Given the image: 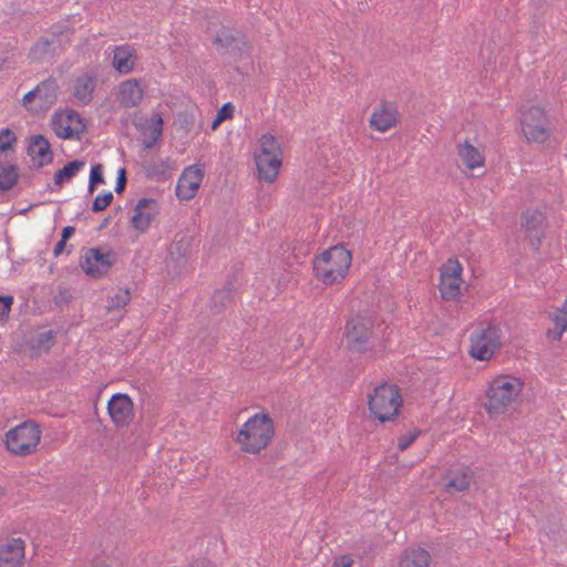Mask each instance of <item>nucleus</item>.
Listing matches in <instances>:
<instances>
[{
	"label": "nucleus",
	"mask_w": 567,
	"mask_h": 567,
	"mask_svg": "<svg viewBox=\"0 0 567 567\" xmlns=\"http://www.w3.org/2000/svg\"><path fill=\"white\" fill-rule=\"evenodd\" d=\"M399 111L394 102L382 100L374 109L369 120L372 128L386 132L399 122Z\"/></svg>",
	"instance_id": "obj_15"
},
{
	"label": "nucleus",
	"mask_w": 567,
	"mask_h": 567,
	"mask_svg": "<svg viewBox=\"0 0 567 567\" xmlns=\"http://www.w3.org/2000/svg\"><path fill=\"white\" fill-rule=\"evenodd\" d=\"M24 557V543L12 538L0 550V567H20Z\"/></svg>",
	"instance_id": "obj_20"
},
{
	"label": "nucleus",
	"mask_w": 567,
	"mask_h": 567,
	"mask_svg": "<svg viewBox=\"0 0 567 567\" xmlns=\"http://www.w3.org/2000/svg\"><path fill=\"white\" fill-rule=\"evenodd\" d=\"M95 87L92 78H79L74 86V96L82 103L89 104L92 100V93Z\"/></svg>",
	"instance_id": "obj_31"
},
{
	"label": "nucleus",
	"mask_w": 567,
	"mask_h": 567,
	"mask_svg": "<svg viewBox=\"0 0 567 567\" xmlns=\"http://www.w3.org/2000/svg\"><path fill=\"white\" fill-rule=\"evenodd\" d=\"M104 183L103 176V165L101 163L95 164L91 168L90 178H89V194H93L97 185Z\"/></svg>",
	"instance_id": "obj_39"
},
{
	"label": "nucleus",
	"mask_w": 567,
	"mask_h": 567,
	"mask_svg": "<svg viewBox=\"0 0 567 567\" xmlns=\"http://www.w3.org/2000/svg\"><path fill=\"white\" fill-rule=\"evenodd\" d=\"M462 266L456 259H447L445 264L440 268V277H444L447 279L461 280L462 276Z\"/></svg>",
	"instance_id": "obj_35"
},
{
	"label": "nucleus",
	"mask_w": 567,
	"mask_h": 567,
	"mask_svg": "<svg viewBox=\"0 0 567 567\" xmlns=\"http://www.w3.org/2000/svg\"><path fill=\"white\" fill-rule=\"evenodd\" d=\"M12 303V296H3V299H0V321L8 319Z\"/></svg>",
	"instance_id": "obj_43"
},
{
	"label": "nucleus",
	"mask_w": 567,
	"mask_h": 567,
	"mask_svg": "<svg viewBox=\"0 0 567 567\" xmlns=\"http://www.w3.org/2000/svg\"><path fill=\"white\" fill-rule=\"evenodd\" d=\"M224 120H218V115L212 122V128L215 130Z\"/></svg>",
	"instance_id": "obj_55"
},
{
	"label": "nucleus",
	"mask_w": 567,
	"mask_h": 567,
	"mask_svg": "<svg viewBox=\"0 0 567 567\" xmlns=\"http://www.w3.org/2000/svg\"><path fill=\"white\" fill-rule=\"evenodd\" d=\"M372 327L367 326L362 317L349 319L344 333L348 350L360 354L367 352L372 347Z\"/></svg>",
	"instance_id": "obj_11"
},
{
	"label": "nucleus",
	"mask_w": 567,
	"mask_h": 567,
	"mask_svg": "<svg viewBox=\"0 0 567 567\" xmlns=\"http://www.w3.org/2000/svg\"><path fill=\"white\" fill-rule=\"evenodd\" d=\"M55 332L53 330L41 332L32 341L30 349L33 352H48L55 343Z\"/></svg>",
	"instance_id": "obj_32"
},
{
	"label": "nucleus",
	"mask_w": 567,
	"mask_h": 567,
	"mask_svg": "<svg viewBox=\"0 0 567 567\" xmlns=\"http://www.w3.org/2000/svg\"><path fill=\"white\" fill-rule=\"evenodd\" d=\"M369 411L381 423L393 421L400 413L402 396L395 384L382 383L369 394Z\"/></svg>",
	"instance_id": "obj_3"
},
{
	"label": "nucleus",
	"mask_w": 567,
	"mask_h": 567,
	"mask_svg": "<svg viewBox=\"0 0 567 567\" xmlns=\"http://www.w3.org/2000/svg\"><path fill=\"white\" fill-rule=\"evenodd\" d=\"M461 280L440 277L439 289L444 300H453L460 295Z\"/></svg>",
	"instance_id": "obj_33"
},
{
	"label": "nucleus",
	"mask_w": 567,
	"mask_h": 567,
	"mask_svg": "<svg viewBox=\"0 0 567 567\" xmlns=\"http://www.w3.org/2000/svg\"><path fill=\"white\" fill-rule=\"evenodd\" d=\"M458 156L461 157L463 164L471 171L484 166V156L476 147L471 145L468 141H465L464 144L458 145Z\"/></svg>",
	"instance_id": "obj_26"
},
{
	"label": "nucleus",
	"mask_w": 567,
	"mask_h": 567,
	"mask_svg": "<svg viewBox=\"0 0 567 567\" xmlns=\"http://www.w3.org/2000/svg\"><path fill=\"white\" fill-rule=\"evenodd\" d=\"M193 239L194 236L189 231H179L175 235L166 259L168 272L179 276L186 269Z\"/></svg>",
	"instance_id": "obj_10"
},
{
	"label": "nucleus",
	"mask_w": 567,
	"mask_h": 567,
	"mask_svg": "<svg viewBox=\"0 0 567 567\" xmlns=\"http://www.w3.org/2000/svg\"><path fill=\"white\" fill-rule=\"evenodd\" d=\"M41 440V430L32 421H25L6 434L7 450L19 456H27L35 451Z\"/></svg>",
	"instance_id": "obj_5"
},
{
	"label": "nucleus",
	"mask_w": 567,
	"mask_h": 567,
	"mask_svg": "<svg viewBox=\"0 0 567 567\" xmlns=\"http://www.w3.org/2000/svg\"><path fill=\"white\" fill-rule=\"evenodd\" d=\"M63 112V120L65 123L72 124L83 121V117L80 115V113L73 109H65L62 110Z\"/></svg>",
	"instance_id": "obj_44"
},
{
	"label": "nucleus",
	"mask_w": 567,
	"mask_h": 567,
	"mask_svg": "<svg viewBox=\"0 0 567 567\" xmlns=\"http://www.w3.org/2000/svg\"><path fill=\"white\" fill-rule=\"evenodd\" d=\"M523 389L519 379L501 375L494 379L487 389V402L484 404L489 414L503 413L507 406L518 396Z\"/></svg>",
	"instance_id": "obj_4"
},
{
	"label": "nucleus",
	"mask_w": 567,
	"mask_h": 567,
	"mask_svg": "<svg viewBox=\"0 0 567 567\" xmlns=\"http://www.w3.org/2000/svg\"><path fill=\"white\" fill-rule=\"evenodd\" d=\"M164 121L159 113H154L143 126L144 147L152 148L163 135Z\"/></svg>",
	"instance_id": "obj_22"
},
{
	"label": "nucleus",
	"mask_w": 567,
	"mask_h": 567,
	"mask_svg": "<svg viewBox=\"0 0 567 567\" xmlns=\"http://www.w3.org/2000/svg\"><path fill=\"white\" fill-rule=\"evenodd\" d=\"M255 162L258 171V178L267 183H272L281 166V157L279 154H256Z\"/></svg>",
	"instance_id": "obj_19"
},
{
	"label": "nucleus",
	"mask_w": 567,
	"mask_h": 567,
	"mask_svg": "<svg viewBox=\"0 0 567 567\" xmlns=\"http://www.w3.org/2000/svg\"><path fill=\"white\" fill-rule=\"evenodd\" d=\"M76 126H73V130L78 131V136L80 137V141L82 140V135L86 132L87 127L86 124L83 121L75 123Z\"/></svg>",
	"instance_id": "obj_53"
},
{
	"label": "nucleus",
	"mask_w": 567,
	"mask_h": 567,
	"mask_svg": "<svg viewBox=\"0 0 567 567\" xmlns=\"http://www.w3.org/2000/svg\"><path fill=\"white\" fill-rule=\"evenodd\" d=\"M471 341L470 354L480 361L488 360L501 346L497 329L494 327L475 330L472 333Z\"/></svg>",
	"instance_id": "obj_12"
},
{
	"label": "nucleus",
	"mask_w": 567,
	"mask_h": 567,
	"mask_svg": "<svg viewBox=\"0 0 567 567\" xmlns=\"http://www.w3.org/2000/svg\"><path fill=\"white\" fill-rule=\"evenodd\" d=\"M121 104L124 107H133L140 104L143 99V90L137 80L124 81L120 86Z\"/></svg>",
	"instance_id": "obj_23"
},
{
	"label": "nucleus",
	"mask_w": 567,
	"mask_h": 567,
	"mask_svg": "<svg viewBox=\"0 0 567 567\" xmlns=\"http://www.w3.org/2000/svg\"><path fill=\"white\" fill-rule=\"evenodd\" d=\"M51 127L54 131L55 135L62 140H78V131L73 130V126L69 123H65L63 120L62 110H58L54 112L51 118Z\"/></svg>",
	"instance_id": "obj_27"
},
{
	"label": "nucleus",
	"mask_w": 567,
	"mask_h": 567,
	"mask_svg": "<svg viewBox=\"0 0 567 567\" xmlns=\"http://www.w3.org/2000/svg\"><path fill=\"white\" fill-rule=\"evenodd\" d=\"M58 93V81L53 76H50L24 94L22 104L33 114L45 113L56 102Z\"/></svg>",
	"instance_id": "obj_6"
},
{
	"label": "nucleus",
	"mask_w": 567,
	"mask_h": 567,
	"mask_svg": "<svg viewBox=\"0 0 567 567\" xmlns=\"http://www.w3.org/2000/svg\"><path fill=\"white\" fill-rule=\"evenodd\" d=\"M114 196L112 192H107L103 195H97L91 206L93 213H100L106 209L113 202Z\"/></svg>",
	"instance_id": "obj_41"
},
{
	"label": "nucleus",
	"mask_w": 567,
	"mask_h": 567,
	"mask_svg": "<svg viewBox=\"0 0 567 567\" xmlns=\"http://www.w3.org/2000/svg\"><path fill=\"white\" fill-rule=\"evenodd\" d=\"M174 125L177 130H182L185 134H189L195 125V115L187 111L178 112L174 121Z\"/></svg>",
	"instance_id": "obj_37"
},
{
	"label": "nucleus",
	"mask_w": 567,
	"mask_h": 567,
	"mask_svg": "<svg viewBox=\"0 0 567 567\" xmlns=\"http://www.w3.org/2000/svg\"><path fill=\"white\" fill-rule=\"evenodd\" d=\"M420 430H414L413 432H409L404 435H401L398 439V449L400 451H405L419 436Z\"/></svg>",
	"instance_id": "obj_42"
},
{
	"label": "nucleus",
	"mask_w": 567,
	"mask_h": 567,
	"mask_svg": "<svg viewBox=\"0 0 567 567\" xmlns=\"http://www.w3.org/2000/svg\"><path fill=\"white\" fill-rule=\"evenodd\" d=\"M65 247H66V241H64V240L60 239V240L55 244V246H54V248H53V255H54V257L60 256V255L64 251Z\"/></svg>",
	"instance_id": "obj_51"
},
{
	"label": "nucleus",
	"mask_w": 567,
	"mask_h": 567,
	"mask_svg": "<svg viewBox=\"0 0 567 567\" xmlns=\"http://www.w3.org/2000/svg\"><path fill=\"white\" fill-rule=\"evenodd\" d=\"M236 288L231 282H227L221 289L215 290L212 296L209 308L213 313H220L231 307L235 301Z\"/></svg>",
	"instance_id": "obj_21"
},
{
	"label": "nucleus",
	"mask_w": 567,
	"mask_h": 567,
	"mask_svg": "<svg viewBox=\"0 0 567 567\" xmlns=\"http://www.w3.org/2000/svg\"><path fill=\"white\" fill-rule=\"evenodd\" d=\"M353 564V560L352 558H350L349 556L347 555H343L341 556L339 559H337L334 563H333V566L332 567H351Z\"/></svg>",
	"instance_id": "obj_48"
},
{
	"label": "nucleus",
	"mask_w": 567,
	"mask_h": 567,
	"mask_svg": "<svg viewBox=\"0 0 567 567\" xmlns=\"http://www.w3.org/2000/svg\"><path fill=\"white\" fill-rule=\"evenodd\" d=\"M218 50H225L236 59L248 58L251 53V45L246 39V35L236 29L229 27H221L213 41Z\"/></svg>",
	"instance_id": "obj_9"
},
{
	"label": "nucleus",
	"mask_w": 567,
	"mask_h": 567,
	"mask_svg": "<svg viewBox=\"0 0 567 567\" xmlns=\"http://www.w3.org/2000/svg\"><path fill=\"white\" fill-rule=\"evenodd\" d=\"M158 214L159 205L156 199L141 198L134 208L131 224L136 230L144 233L150 228Z\"/></svg>",
	"instance_id": "obj_17"
},
{
	"label": "nucleus",
	"mask_w": 567,
	"mask_h": 567,
	"mask_svg": "<svg viewBox=\"0 0 567 567\" xmlns=\"http://www.w3.org/2000/svg\"><path fill=\"white\" fill-rule=\"evenodd\" d=\"M472 475L465 471H451L449 481L445 484L447 492H464L468 489Z\"/></svg>",
	"instance_id": "obj_30"
},
{
	"label": "nucleus",
	"mask_w": 567,
	"mask_h": 567,
	"mask_svg": "<svg viewBox=\"0 0 567 567\" xmlns=\"http://www.w3.org/2000/svg\"><path fill=\"white\" fill-rule=\"evenodd\" d=\"M274 436V420L268 413L261 412L246 421L238 431L235 441L243 452L259 454L270 444Z\"/></svg>",
	"instance_id": "obj_2"
},
{
	"label": "nucleus",
	"mask_w": 567,
	"mask_h": 567,
	"mask_svg": "<svg viewBox=\"0 0 567 567\" xmlns=\"http://www.w3.org/2000/svg\"><path fill=\"white\" fill-rule=\"evenodd\" d=\"M4 495V488L0 485V498Z\"/></svg>",
	"instance_id": "obj_57"
},
{
	"label": "nucleus",
	"mask_w": 567,
	"mask_h": 567,
	"mask_svg": "<svg viewBox=\"0 0 567 567\" xmlns=\"http://www.w3.org/2000/svg\"><path fill=\"white\" fill-rule=\"evenodd\" d=\"M126 183H127L126 171H125V168H121L117 174L115 192L117 194H121L122 192H124V189L126 187Z\"/></svg>",
	"instance_id": "obj_46"
},
{
	"label": "nucleus",
	"mask_w": 567,
	"mask_h": 567,
	"mask_svg": "<svg viewBox=\"0 0 567 567\" xmlns=\"http://www.w3.org/2000/svg\"><path fill=\"white\" fill-rule=\"evenodd\" d=\"M131 300V292L128 289H120L114 296L107 300L106 308L109 311L118 310L124 308Z\"/></svg>",
	"instance_id": "obj_36"
},
{
	"label": "nucleus",
	"mask_w": 567,
	"mask_h": 567,
	"mask_svg": "<svg viewBox=\"0 0 567 567\" xmlns=\"http://www.w3.org/2000/svg\"><path fill=\"white\" fill-rule=\"evenodd\" d=\"M431 555L424 548H408L400 560V567H430Z\"/></svg>",
	"instance_id": "obj_25"
},
{
	"label": "nucleus",
	"mask_w": 567,
	"mask_h": 567,
	"mask_svg": "<svg viewBox=\"0 0 567 567\" xmlns=\"http://www.w3.org/2000/svg\"><path fill=\"white\" fill-rule=\"evenodd\" d=\"M145 175L150 179L162 181L168 169L167 161H151L143 164Z\"/></svg>",
	"instance_id": "obj_34"
},
{
	"label": "nucleus",
	"mask_w": 567,
	"mask_h": 567,
	"mask_svg": "<svg viewBox=\"0 0 567 567\" xmlns=\"http://www.w3.org/2000/svg\"><path fill=\"white\" fill-rule=\"evenodd\" d=\"M53 39L40 38L30 49V58L33 61H43L52 58L55 53V45Z\"/></svg>",
	"instance_id": "obj_29"
},
{
	"label": "nucleus",
	"mask_w": 567,
	"mask_h": 567,
	"mask_svg": "<svg viewBox=\"0 0 567 567\" xmlns=\"http://www.w3.org/2000/svg\"><path fill=\"white\" fill-rule=\"evenodd\" d=\"M111 216H106L99 226V230L105 229L111 223Z\"/></svg>",
	"instance_id": "obj_54"
},
{
	"label": "nucleus",
	"mask_w": 567,
	"mask_h": 567,
	"mask_svg": "<svg viewBox=\"0 0 567 567\" xmlns=\"http://www.w3.org/2000/svg\"><path fill=\"white\" fill-rule=\"evenodd\" d=\"M352 255L343 245H336L317 256L312 261L315 277L326 286L341 282L348 275Z\"/></svg>",
	"instance_id": "obj_1"
},
{
	"label": "nucleus",
	"mask_w": 567,
	"mask_h": 567,
	"mask_svg": "<svg viewBox=\"0 0 567 567\" xmlns=\"http://www.w3.org/2000/svg\"><path fill=\"white\" fill-rule=\"evenodd\" d=\"M116 261L117 254L114 250L104 251L101 247H92L81 258L80 267L89 277L100 279L109 274Z\"/></svg>",
	"instance_id": "obj_7"
},
{
	"label": "nucleus",
	"mask_w": 567,
	"mask_h": 567,
	"mask_svg": "<svg viewBox=\"0 0 567 567\" xmlns=\"http://www.w3.org/2000/svg\"><path fill=\"white\" fill-rule=\"evenodd\" d=\"M134 49L128 45L116 47L113 54L112 65L118 72L126 74L134 68Z\"/></svg>",
	"instance_id": "obj_24"
},
{
	"label": "nucleus",
	"mask_w": 567,
	"mask_h": 567,
	"mask_svg": "<svg viewBox=\"0 0 567 567\" xmlns=\"http://www.w3.org/2000/svg\"><path fill=\"white\" fill-rule=\"evenodd\" d=\"M0 299H3V296H0Z\"/></svg>",
	"instance_id": "obj_58"
},
{
	"label": "nucleus",
	"mask_w": 567,
	"mask_h": 567,
	"mask_svg": "<svg viewBox=\"0 0 567 567\" xmlns=\"http://www.w3.org/2000/svg\"><path fill=\"white\" fill-rule=\"evenodd\" d=\"M17 136L10 128H3L0 133V154L4 156L8 151H13Z\"/></svg>",
	"instance_id": "obj_38"
},
{
	"label": "nucleus",
	"mask_w": 567,
	"mask_h": 567,
	"mask_svg": "<svg viewBox=\"0 0 567 567\" xmlns=\"http://www.w3.org/2000/svg\"><path fill=\"white\" fill-rule=\"evenodd\" d=\"M107 412L116 427L128 426L134 420V404L128 394L115 393L107 402Z\"/></svg>",
	"instance_id": "obj_13"
},
{
	"label": "nucleus",
	"mask_w": 567,
	"mask_h": 567,
	"mask_svg": "<svg viewBox=\"0 0 567 567\" xmlns=\"http://www.w3.org/2000/svg\"><path fill=\"white\" fill-rule=\"evenodd\" d=\"M28 155L32 159V166L35 169L51 164L53 161V152L49 140L42 134L30 136V143L27 150Z\"/></svg>",
	"instance_id": "obj_18"
},
{
	"label": "nucleus",
	"mask_w": 567,
	"mask_h": 567,
	"mask_svg": "<svg viewBox=\"0 0 567 567\" xmlns=\"http://www.w3.org/2000/svg\"><path fill=\"white\" fill-rule=\"evenodd\" d=\"M522 228L534 250H538L545 234V215L535 209L522 214Z\"/></svg>",
	"instance_id": "obj_16"
},
{
	"label": "nucleus",
	"mask_w": 567,
	"mask_h": 567,
	"mask_svg": "<svg viewBox=\"0 0 567 567\" xmlns=\"http://www.w3.org/2000/svg\"><path fill=\"white\" fill-rule=\"evenodd\" d=\"M84 166L85 162L81 159H73L68 162L62 168L54 173V185L62 187L64 183L70 182Z\"/></svg>",
	"instance_id": "obj_28"
},
{
	"label": "nucleus",
	"mask_w": 567,
	"mask_h": 567,
	"mask_svg": "<svg viewBox=\"0 0 567 567\" xmlns=\"http://www.w3.org/2000/svg\"><path fill=\"white\" fill-rule=\"evenodd\" d=\"M204 169L197 165H190L184 169L178 178L175 194L181 200H189L196 196V193L204 178Z\"/></svg>",
	"instance_id": "obj_14"
},
{
	"label": "nucleus",
	"mask_w": 567,
	"mask_h": 567,
	"mask_svg": "<svg viewBox=\"0 0 567 567\" xmlns=\"http://www.w3.org/2000/svg\"><path fill=\"white\" fill-rule=\"evenodd\" d=\"M520 124L522 131L528 141L544 143L550 136L549 121L544 109L539 106H530L524 112Z\"/></svg>",
	"instance_id": "obj_8"
},
{
	"label": "nucleus",
	"mask_w": 567,
	"mask_h": 567,
	"mask_svg": "<svg viewBox=\"0 0 567 567\" xmlns=\"http://www.w3.org/2000/svg\"><path fill=\"white\" fill-rule=\"evenodd\" d=\"M279 154L280 155V147L276 138L270 134H265L260 138V153L259 154Z\"/></svg>",
	"instance_id": "obj_40"
},
{
	"label": "nucleus",
	"mask_w": 567,
	"mask_h": 567,
	"mask_svg": "<svg viewBox=\"0 0 567 567\" xmlns=\"http://www.w3.org/2000/svg\"><path fill=\"white\" fill-rule=\"evenodd\" d=\"M218 120H229L234 115V105L230 102H227L221 105V107L217 111Z\"/></svg>",
	"instance_id": "obj_45"
},
{
	"label": "nucleus",
	"mask_w": 567,
	"mask_h": 567,
	"mask_svg": "<svg viewBox=\"0 0 567 567\" xmlns=\"http://www.w3.org/2000/svg\"><path fill=\"white\" fill-rule=\"evenodd\" d=\"M9 62L8 58L0 59V70L8 69L7 63Z\"/></svg>",
	"instance_id": "obj_56"
},
{
	"label": "nucleus",
	"mask_w": 567,
	"mask_h": 567,
	"mask_svg": "<svg viewBox=\"0 0 567 567\" xmlns=\"http://www.w3.org/2000/svg\"><path fill=\"white\" fill-rule=\"evenodd\" d=\"M74 226H65L61 231V239L68 243V240L74 235Z\"/></svg>",
	"instance_id": "obj_49"
},
{
	"label": "nucleus",
	"mask_w": 567,
	"mask_h": 567,
	"mask_svg": "<svg viewBox=\"0 0 567 567\" xmlns=\"http://www.w3.org/2000/svg\"><path fill=\"white\" fill-rule=\"evenodd\" d=\"M189 567H215V565L206 558H198V559L194 560L189 565Z\"/></svg>",
	"instance_id": "obj_50"
},
{
	"label": "nucleus",
	"mask_w": 567,
	"mask_h": 567,
	"mask_svg": "<svg viewBox=\"0 0 567 567\" xmlns=\"http://www.w3.org/2000/svg\"><path fill=\"white\" fill-rule=\"evenodd\" d=\"M71 299L72 295L70 290L63 289L54 297V302L56 306L62 307L63 305H68Z\"/></svg>",
	"instance_id": "obj_47"
},
{
	"label": "nucleus",
	"mask_w": 567,
	"mask_h": 567,
	"mask_svg": "<svg viewBox=\"0 0 567 567\" xmlns=\"http://www.w3.org/2000/svg\"><path fill=\"white\" fill-rule=\"evenodd\" d=\"M563 332L554 326V328L547 330V337L553 340H560Z\"/></svg>",
	"instance_id": "obj_52"
}]
</instances>
